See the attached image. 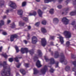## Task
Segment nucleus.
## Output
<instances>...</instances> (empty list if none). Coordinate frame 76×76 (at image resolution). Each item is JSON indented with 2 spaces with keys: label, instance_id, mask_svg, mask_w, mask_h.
<instances>
[{
  "label": "nucleus",
  "instance_id": "nucleus-1",
  "mask_svg": "<svg viewBox=\"0 0 76 76\" xmlns=\"http://www.w3.org/2000/svg\"><path fill=\"white\" fill-rule=\"evenodd\" d=\"M7 63L5 61L3 62V64L0 63V66H3V69L1 71V75L2 76H10V75L11 69L10 67L7 68Z\"/></svg>",
  "mask_w": 76,
  "mask_h": 76
},
{
  "label": "nucleus",
  "instance_id": "nucleus-2",
  "mask_svg": "<svg viewBox=\"0 0 76 76\" xmlns=\"http://www.w3.org/2000/svg\"><path fill=\"white\" fill-rule=\"evenodd\" d=\"M25 51H26V53H27L28 52H29L30 54L32 55L34 53V51H33V50H28V49L26 48H21V52L22 54H23L25 53Z\"/></svg>",
  "mask_w": 76,
  "mask_h": 76
},
{
  "label": "nucleus",
  "instance_id": "nucleus-3",
  "mask_svg": "<svg viewBox=\"0 0 76 76\" xmlns=\"http://www.w3.org/2000/svg\"><path fill=\"white\" fill-rule=\"evenodd\" d=\"M60 61L61 63H64V64L66 65L67 64V61L65 59V57L64 54L63 53H61L60 55Z\"/></svg>",
  "mask_w": 76,
  "mask_h": 76
},
{
  "label": "nucleus",
  "instance_id": "nucleus-4",
  "mask_svg": "<svg viewBox=\"0 0 76 76\" xmlns=\"http://www.w3.org/2000/svg\"><path fill=\"white\" fill-rule=\"evenodd\" d=\"M37 55L35 54V55L37 56H35L34 57V59H38L39 58L38 57H42V53L41 51L40 50H37Z\"/></svg>",
  "mask_w": 76,
  "mask_h": 76
},
{
  "label": "nucleus",
  "instance_id": "nucleus-5",
  "mask_svg": "<svg viewBox=\"0 0 76 76\" xmlns=\"http://www.w3.org/2000/svg\"><path fill=\"white\" fill-rule=\"evenodd\" d=\"M45 60H46V62H48V61H50V64H55V63L54 59L53 58H51L50 59H49L46 56H45Z\"/></svg>",
  "mask_w": 76,
  "mask_h": 76
},
{
  "label": "nucleus",
  "instance_id": "nucleus-6",
  "mask_svg": "<svg viewBox=\"0 0 76 76\" xmlns=\"http://www.w3.org/2000/svg\"><path fill=\"white\" fill-rule=\"evenodd\" d=\"M64 33L66 38H69L71 37V34L69 31H65Z\"/></svg>",
  "mask_w": 76,
  "mask_h": 76
},
{
  "label": "nucleus",
  "instance_id": "nucleus-7",
  "mask_svg": "<svg viewBox=\"0 0 76 76\" xmlns=\"http://www.w3.org/2000/svg\"><path fill=\"white\" fill-rule=\"evenodd\" d=\"M48 69L46 65H45L43 68L40 70V72L42 74L45 75L46 72L48 71Z\"/></svg>",
  "mask_w": 76,
  "mask_h": 76
},
{
  "label": "nucleus",
  "instance_id": "nucleus-8",
  "mask_svg": "<svg viewBox=\"0 0 76 76\" xmlns=\"http://www.w3.org/2000/svg\"><path fill=\"white\" fill-rule=\"evenodd\" d=\"M18 36L16 34H15L12 35L10 36V41L11 42L13 41L15 39V38H18Z\"/></svg>",
  "mask_w": 76,
  "mask_h": 76
},
{
  "label": "nucleus",
  "instance_id": "nucleus-9",
  "mask_svg": "<svg viewBox=\"0 0 76 76\" xmlns=\"http://www.w3.org/2000/svg\"><path fill=\"white\" fill-rule=\"evenodd\" d=\"M62 21L63 22L65 25H67L69 23V20L67 19L66 17H64L62 19Z\"/></svg>",
  "mask_w": 76,
  "mask_h": 76
},
{
  "label": "nucleus",
  "instance_id": "nucleus-10",
  "mask_svg": "<svg viewBox=\"0 0 76 76\" xmlns=\"http://www.w3.org/2000/svg\"><path fill=\"white\" fill-rule=\"evenodd\" d=\"M9 4H11L9 5V6H10L11 7H12L13 9H15L17 8V6L15 3L12 2V1H10V3Z\"/></svg>",
  "mask_w": 76,
  "mask_h": 76
},
{
  "label": "nucleus",
  "instance_id": "nucleus-11",
  "mask_svg": "<svg viewBox=\"0 0 76 76\" xmlns=\"http://www.w3.org/2000/svg\"><path fill=\"white\" fill-rule=\"evenodd\" d=\"M41 43L43 47H45L47 44V41L45 38H43L41 39Z\"/></svg>",
  "mask_w": 76,
  "mask_h": 76
},
{
  "label": "nucleus",
  "instance_id": "nucleus-12",
  "mask_svg": "<svg viewBox=\"0 0 76 76\" xmlns=\"http://www.w3.org/2000/svg\"><path fill=\"white\" fill-rule=\"evenodd\" d=\"M38 41V39L35 36H34L32 37V43L33 44H35Z\"/></svg>",
  "mask_w": 76,
  "mask_h": 76
},
{
  "label": "nucleus",
  "instance_id": "nucleus-13",
  "mask_svg": "<svg viewBox=\"0 0 76 76\" xmlns=\"http://www.w3.org/2000/svg\"><path fill=\"white\" fill-rule=\"evenodd\" d=\"M72 63L74 65V67L72 68V70L73 71H75L76 70V60L73 62Z\"/></svg>",
  "mask_w": 76,
  "mask_h": 76
},
{
  "label": "nucleus",
  "instance_id": "nucleus-14",
  "mask_svg": "<svg viewBox=\"0 0 76 76\" xmlns=\"http://www.w3.org/2000/svg\"><path fill=\"white\" fill-rule=\"evenodd\" d=\"M60 56L59 54V53L58 51H56L55 52L54 54V57L55 58H58Z\"/></svg>",
  "mask_w": 76,
  "mask_h": 76
},
{
  "label": "nucleus",
  "instance_id": "nucleus-15",
  "mask_svg": "<svg viewBox=\"0 0 76 76\" xmlns=\"http://www.w3.org/2000/svg\"><path fill=\"white\" fill-rule=\"evenodd\" d=\"M36 66L37 67L39 68L41 67L42 65L40 64V62L39 61V60H38L36 63Z\"/></svg>",
  "mask_w": 76,
  "mask_h": 76
},
{
  "label": "nucleus",
  "instance_id": "nucleus-16",
  "mask_svg": "<svg viewBox=\"0 0 76 76\" xmlns=\"http://www.w3.org/2000/svg\"><path fill=\"white\" fill-rule=\"evenodd\" d=\"M34 72V75H37L39 73V70H38L36 68H34L33 69Z\"/></svg>",
  "mask_w": 76,
  "mask_h": 76
},
{
  "label": "nucleus",
  "instance_id": "nucleus-17",
  "mask_svg": "<svg viewBox=\"0 0 76 76\" xmlns=\"http://www.w3.org/2000/svg\"><path fill=\"white\" fill-rule=\"evenodd\" d=\"M38 12L39 16H40V17H42V15L43 13V12L40 10H38Z\"/></svg>",
  "mask_w": 76,
  "mask_h": 76
},
{
  "label": "nucleus",
  "instance_id": "nucleus-18",
  "mask_svg": "<svg viewBox=\"0 0 76 76\" xmlns=\"http://www.w3.org/2000/svg\"><path fill=\"white\" fill-rule=\"evenodd\" d=\"M20 72L23 74V75H25L26 74V72L23 69H20Z\"/></svg>",
  "mask_w": 76,
  "mask_h": 76
},
{
  "label": "nucleus",
  "instance_id": "nucleus-19",
  "mask_svg": "<svg viewBox=\"0 0 76 76\" xmlns=\"http://www.w3.org/2000/svg\"><path fill=\"white\" fill-rule=\"evenodd\" d=\"M23 11L22 10H18V15H21L23 14Z\"/></svg>",
  "mask_w": 76,
  "mask_h": 76
},
{
  "label": "nucleus",
  "instance_id": "nucleus-20",
  "mask_svg": "<svg viewBox=\"0 0 76 76\" xmlns=\"http://www.w3.org/2000/svg\"><path fill=\"white\" fill-rule=\"evenodd\" d=\"M59 38L60 39V41L61 42V44H63L64 42L63 38L62 37H60Z\"/></svg>",
  "mask_w": 76,
  "mask_h": 76
},
{
  "label": "nucleus",
  "instance_id": "nucleus-21",
  "mask_svg": "<svg viewBox=\"0 0 76 76\" xmlns=\"http://www.w3.org/2000/svg\"><path fill=\"white\" fill-rule=\"evenodd\" d=\"M37 14V12H34L33 13H29V16H36Z\"/></svg>",
  "mask_w": 76,
  "mask_h": 76
},
{
  "label": "nucleus",
  "instance_id": "nucleus-22",
  "mask_svg": "<svg viewBox=\"0 0 76 76\" xmlns=\"http://www.w3.org/2000/svg\"><path fill=\"white\" fill-rule=\"evenodd\" d=\"M70 67L68 66H66L65 67V70L66 71H68L70 70Z\"/></svg>",
  "mask_w": 76,
  "mask_h": 76
},
{
  "label": "nucleus",
  "instance_id": "nucleus-23",
  "mask_svg": "<svg viewBox=\"0 0 76 76\" xmlns=\"http://www.w3.org/2000/svg\"><path fill=\"white\" fill-rule=\"evenodd\" d=\"M70 15L71 16H73L76 15V10L74 12H72L70 13Z\"/></svg>",
  "mask_w": 76,
  "mask_h": 76
},
{
  "label": "nucleus",
  "instance_id": "nucleus-24",
  "mask_svg": "<svg viewBox=\"0 0 76 76\" xmlns=\"http://www.w3.org/2000/svg\"><path fill=\"white\" fill-rule=\"evenodd\" d=\"M59 20L57 18H55L53 19V21L54 22H55L56 23H57L58 22Z\"/></svg>",
  "mask_w": 76,
  "mask_h": 76
},
{
  "label": "nucleus",
  "instance_id": "nucleus-25",
  "mask_svg": "<svg viewBox=\"0 0 76 76\" xmlns=\"http://www.w3.org/2000/svg\"><path fill=\"white\" fill-rule=\"evenodd\" d=\"M42 32L43 33H46L47 32V31L46 29L44 28H42Z\"/></svg>",
  "mask_w": 76,
  "mask_h": 76
},
{
  "label": "nucleus",
  "instance_id": "nucleus-26",
  "mask_svg": "<svg viewBox=\"0 0 76 76\" xmlns=\"http://www.w3.org/2000/svg\"><path fill=\"white\" fill-rule=\"evenodd\" d=\"M1 23H0V28L4 24V22L3 20H1L0 21Z\"/></svg>",
  "mask_w": 76,
  "mask_h": 76
},
{
  "label": "nucleus",
  "instance_id": "nucleus-27",
  "mask_svg": "<svg viewBox=\"0 0 76 76\" xmlns=\"http://www.w3.org/2000/svg\"><path fill=\"white\" fill-rule=\"evenodd\" d=\"M15 26L14 23H13L10 26L11 28H15Z\"/></svg>",
  "mask_w": 76,
  "mask_h": 76
},
{
  "label": "nucleus",
  "instance_id": "nucleus-28",
  "mask_svg": "<svg viewBox=\"0 0 76 76\" xmlns=\"http://www.w3.org/2000/svg\"><path fill=\"white\" fill-rule=\"evenodd\" d=\"M49 13L51 14H53L54 13V9H52L50 10V11H49Z\"/></svg>",
  "mask_w": 76,
  "mask_h": 76
},
{
  "label": "nucleus",
  "instance_id": "nucleus-29",
  "mask_svg": "<svg viewBox=\"0 0 76 76\" xmlns=\"http://www.w3.org/2000/svg\"><path fill=\"white\" fill-rule=\"evenodd\" d=\"M25 24V23L23 22H20L19 23V26H23Z\"/></svg>",
  "mask_w": 76,
  "mask_h": 76
},
{
  "label": "nucleus",
  "instance_id": "nucleus-30",
  "mask_svg": "<svg viewBox=\"0 0 76 76\" xmlns=\"http://www.w3.org/2000/svg\"><path fill=\"white\" fill-rule=\"evenodd\" d=\"M21 57H16L14 58V59L16 62H19V60L18 58H21Z\"/></svg>",
  "mask_w": 76,
  "mask_h": 76
},
{
  "label": "nucleus",
  "instance_id": "nucleus-31",
  "mask_svg": "<svg viewBox=\"0 0 76 76\" xmlns=\"http://www.w3.org/2000/svg\"><path fill=\"white\" fill-rule=\"evenodd\" d=\"M47 23V22L45 20H43L42 22V24L43 25H46Z\"/></svg>",
  "mask_w": 76,
  "mask_h": 76
},
{
  "label": "nucleus",
  "instance_id": "nucleus-32",
  "mask_svg": "<svg viewBox=\"0 0 76 76\" xmlns=\"http://www.w3.org/2000/svg\"><path fill=\"white\" fill-rule=\"evenodd\" d=\"M58 63L59 62L58 61H56L55 62V64H56L55 66V67L57 68V67H58Z\"/></svg>",
  "mask_w": 76,
  "mask_h": 76
},
{
  "label": "nucleus",
  "instance_id": "nucleus-33",
  "mask_svg": "<svg viewBox=\"0 0 76 76\" xmlns=\"http://www.w3.org/2000/svg\"><path fill=\"white\" fill-rule=\"evenodd\" d=\"M0 3H1L0 4V6L1 7L2 6H3L4 4V1H1Z\"/></svg>",
  "mask_w": 76,
  "mask_h": 76
},
{
  "label": "nucleus",
  "instance_id": "nucleus-34",
  "mask_svg": "<svg viewBox=\"0 0 76 76\" xmlns=\"http://www.w3.org/2000/svg\"><path fill=\"white\" fill-rule=\"evenodd\" d=\"M24 65L26 67H29V64L28 63H24Z\"/></svg>",
  "mask_w": 76,
  "mask_h": 76
},
{
  "label": "nucleus",
  "instance_id": "nucleus-35",
  "mask_svg": "<svg viewBox=\"0 0 76 76\" xmlns=\"http://www.w3.org/2000/svg\"><path fill=\"white\" fill-rule=\"evenodd\" d=\"M23 20L26 22H28V18H27L24 17L23 18Z\"/></svg>",
  "mask_w": 76,
  "mask_h": 76
},
{
  "label": "nucleus",
  "instance_id": "nucleus-36",
  "mask_svg": "<svg viewBox=\"0 0 76 76\" xmlns=\"http://www.w3.org/2000/svg\"><path fill=\"white\" fill-rule=\"evenodd\" d=\"M15 48L16 50V52L18 53L19 51L18 47L17 46H16L15 47Z\"/></svg>",
  "mask_w": 76,
  "mask_h": 76
},
{
  "label": "nucleus",
  "instance_id": "nucleus-37",
  "mask_svg": "<svg viewBox=\"0 0 76 76\" xmlns=\"http://www.w3.org/2000/svg\"><path fill=\"white\" fill-rule=\"evenodd\" d=\"M76 58V56H75L74 54L71 53V58Z\"/></svg>",
  "mask_w": 76,
  "mask_h": 76
},
{
  "label": "nucleus",
  "instance_id": "nucleus-38",
  "mask_svg": "<svg viewBox=\"0 0 76 76\" xmlns=\"http://www.w3.org/2000/svg\"><path fill=\"white\" fill-rule=\"evenodd\" d=\"M66 45H67V46L68 47L70 45V43L69 41H67L66 42Z\"/></svg>",
  "mask_w": 76,
  "mask_h": 76
},
{
  "label": "nucleus",
  "instance_id": "nucleus-39",
  "mask_svg": "<svg viewBox=\"0 0 76 76\" xmlns=\"http://www.w3.org/2000/svg\"><path fill=\"white\" fill-rule=\"evenodd\" d=\"M73 3L74 5H76V0H74V1H73ZM75 8L76 9V6L75 7Z\"/></svg>",
  "mask_w": 76,
  "mask_h": 76
},
{
  "label": "nucleus",
  "instance_id": "nucleus-40",
  "mask_svg": "<svg viewBox=\"0 0 76 76\" xmlns=\"http://www.w3.org/2000/svg\"><path fill=\"white\" fill-rule=\"evenodd\" d=\"M55 71V70L53 69V68H52L51 69H50V72L53 73L54 72V71Z\"/></svg>",
  "mask_w": 76,
  "mask_h": 76
},
{
  "label": "nucleus",
  "instance_id": "nucleus-41",
  "mask_svg": "<svg viewBox=\"0 0 76 76\" xmlns=\"http://www.w3.org/2000/svg\"><path fill=\"white\" fill-rule=\"evenodd\" d=\"M26 2H23L22 4V6L23 7H24L26 6Z\"/></svg>",
  "mask_w": 76,
  "mask_h": 76
},
{
  "label": "nucleus",
  "instance_id": "nucleus-42",
  "mask_svg": "<svg viewBox=\"0 0 76 76\" xmlns=\"http://www.w3.org/2000/svg\"><path fill=\"white\" fill-rule=\"evenodd\" d=\"M40 22H38L35 25L37 26L38 27L40 25Z\"/></svg>",
  "mask_w": 76,
  "mask_h": 76
},
{
  "label": "nucleus",
  "instance_id": "nucleus-43",
  "mask_svg": "<svg viewBox=\"0 0 76 76\" xmlns=\"http://www.w3.org/2000/svg\"><path fill=\"white\" fill-rule=\"evenodd\" d=\"M13 61V58H10L9 59V61L10 62H12Z\"/></svg>",
  "mask_w": 76,
  "mask_h": 76
},
{
  "label": "nucleus",
  "instance_id": "nucleus-44",
  "mask_svg": "<svg viewBox=\"0 0 76 76\" xmlns=\"http://www.w3.org/2000/svg\"><path fill=\"white\" fill-rule=\"evenodd\" d=\"M21 65V64L20 63H18V64L16 65V66L17 68H19L20 67V66Z\"/></svg>",
  "mask_w": 76,
  "mask_h": 76
},
{
  "label": "nucleus",
  "instance_id": "nucleus-45",
  "mask_svg": "<svg viewBox=\"0 0 76 76\" xmlns=\"http://www.w3.org/2000/svg\"><path fill=\"white\" fill-rule=\"evenodd\" d=\"M30 34L28 33V35H27V39L28 40L30 38Z\"/></svg>",
  "mask_w": 76,
  "mask_h": 76
},
{
  "label": "nucleus",
  "instance_id": "nucleus-46",
  "mask_svg": "<svg viewBox=\"0 0 76 76\" xmlns=\"http://www.w3.org/2000/svg\"><path fill=\"white\" fill-rule=\"evenodd\" d=\"M62 7V6L61 5H58L57 6V8H58L59 9H61Z\"/></svg>",
  "mask_w": 76,
  "mask_h": 76
},
{
  "label": "nucleus",
  "instance_id": "nucleus-47",
  "mask_svg": "<svg viewBox=\"0 0 76 76\" xmlns=\"http://www.w3.org/2000/svg\"><path fill=\"white\" fill-rule=\"evenodd\" d=\"M71 1V0H66L65 2L67 4H68Z\"/></svg>",
  "mask_w": 76,
  "mask_h": 76
},
{
  "label": "nucleus",
  "instance_id": "nucleus-48",
  "mask_svg": "<svg viewBox=\"0 0 76 76\" xmlns=\"http://www.w3.org/2000/svg\"><path fill=\"white\" fill-rule=\"evenodd\" d=\"M54 38V36H50V38L51 39H53Z\"/></svg>",
  "mask_w": 76,
  "mask_h": 76
},
{
  "label": "nucleus",
  "instance_id": "nucleus-49",
  "mask_svg": "<svg viewBox=\"0 0 76 76\" xmlns=\"http://www.w3.org/2000/svg\"><path fill=\"white\" fill-rule=\"evenodd\" d=\"M2 55L5 58H7V56L6 54H2Z\"/></svg>",
  "mask_w": 76,
  "mask_h": 76
},
{
  "label": "nucleus",
  "instance_id": "nucleus-50",
  "mask_svg": "<svg viewBox=\"0 0 76 76\" xmlns=\"http://www.w3.org/2000/svg\"><path fill=\"white\" fill-rule=\"evenodd\" d=\"M44 1L45 3H48L49 2L48 0H45Z\"/></svg>",
  "mask_w": 76,
  "mask_h": 76
},
{
  "label": "nucleus",
  "instance_id": "nucleus-51",
  "mask_svg": "<svg viewBox=\"0 0 76 76\" xmlns=\"http://www.w3.org/2000/svg\"><path fill=\"white\" fill-rule=\"evenodd\" d=\"M75 23V21H73L72 22V23H71V24L72 25H74Z\"/></svg>",
  "mask_w": 76,
  "mask_h": 76
},
{
  "label": "nucleus",
  "instance_id": "nucleus-52",
  "mask_svg": "<svg viewBox=\"0 0 76 76\" xmlns=\"http://www.w3.org/2000/svg\"><path fill=\"white\" fill-rule=\"evenodd\" d=\"M69 8H68L66 9H64V10L65 11V12H66L69 10Z\"/></svg>",
  "mask_w": 76,
  "mask_h": 76
},
{
  "label": "nucleus",
  "instance_id": "nucleus-53",
  "mask_svg": "<svg viewBox=\"0 0 76 76\" xmlns=\"http://www.w3.org/2000/svg\"><path fill=\"white\" fill-rule=\"evenodd\" d=\"M4 35H6L7 34V33L6 32H3L2 33Z\"/></svg>",
  "mask_w": 76,
  "mask_h": 76
},
{
  "label": "nucleus",
  "instance_id": "nucleus-54",
  "mask_svg": "<svg viewBox=\"0 0 76 76\" xmlns=\"http://www.w3.org/2000/svg\"><path fill=\"white\" fill-rule=\"evenodd\" d=\"M24 42L26 44H27L28 43V41L26 40H24Z\"/></svg>",
  "mask_w": 76,
  "mask_h": 76
},
{
  "label": "nucleus",
  "instance_id": "nucleus-55",
  "mask_svg": "<svg viewBox=\"0 0 76 76\" xmlns=\"http://www.w3.org/2000/svg\"><path fill=\"white\" fill-rule=\"evenodd\" d=\"M2 49V47H0V52L1 51Z\"/></svg>",
  "mask_w": 76,
  "mask_h": 76
},
{
  "label": "nucleus",
  "instance_id": "nucleus-56",
  "mask_svg": "<svg viewBox=\"0 0 76 76\" xmlns=\"http://www.w3.org/2000/svg\"><path fill=\"white\" fill-rule=\"evenodd\" d=\"M28 29H31V28L30 26H28Z\"/></svg>",
  "mask_w": 76,
  "mask_h": 76
},
{
  "label": "nucleus",
  "instance_id": "nucleus-57",
  "mask_svg": "<svg viewBox=\"0 0 76 76\" xmlns=\"http://www.w3.org/2000/svg\"><path fill=\"white\" fill-rule=\"evenodd\" d=\"M63 0H59L58 1V2L59 3H60L61 2H62L63 1Z\"/></svg>",
  "mask_w": 76,
  "mask_h": 76
},
{
  "label": "nucleus",
  "instance_id": "nucleus-58",
  "mask_svg": "<svg viewBox=\"0 0 76 76\" xmlns=\"http://www.w3.org/2000/svg\"><path fill=\"white\" fill-rule=\"evenodd\" d=\"M9 12V10H6V13H8Z\"/></svg>",
  "mask_w": 76,
  "mask_h": 76
},
{
  "label": "nucleus",
  "instance_id": "nucleus-59",
  "mask_svg": "<svg viewBox=\"0 0 76 76\" xmlns=\"http://www.w3.org/2000/svg\"><path fill=\"white\" fill-rule=\"evenodd\" d=\"M50 45H53V42H50Z\"/></svg>",
  "mask_w": 76,
  "mask_h": 76
},
{
  "label": "nucleus",
  "instance_id": "nucleus-60",
  "mask_svg": "<svg viewBox=\"0 0 76 76\" xmlns=\"http://www.w3.org/2000/svg\"><path fill=\"white\" fill-rule=\"evenodd\" d=\"M6 18V16L5 15V16H3V19H4L5 18Z\"/></svg>",
  "mask_w": 76,
  "mask_h": 76
},
{
  "label": "nucleus",
  "instance_id": "nucleus-61",
  "mask_svg": "<svg viewBox=\"0 0 76 76\" xmlns=\"http://www.w3.org/2000/svg\"><path fill=\"white\" fill-rule=\"evenodd\" d=\"M10 20H8L7 21V24H8L9 23H10Z\"/></svg>",
  "mask_w": 76,
  "mask_h": 76
},
{
  "label": "nucleus",
  "instance_id": "nucleus-62",
  "mask_svg": "<svg viewBox=\"0 0 76 76\" xmlns=\"http://www.w3.org/2000/svg\"><path fill=\"white\" fill-rule=\"evenodd\" d=\"M19 75V74L18 72H17L16 73V76H17L18 75Z\"/></svg>",
  "mask_w": 76,
  "mask_h": 76
},
{
  "label": "nucleus",
  "instance_id": "nucleus-63",
  "mask_svg": "<svg viewBox=\"0 0 76 76\" xmlns=\"http://www.w3.org/2000/svg\"><path fill=\"white\" fill-rule=\"evenodd\" d=\"M53 51L51 52V54H52V55H53Z\"/></svg>",
  "mask_w": 76,
  "mask_h": 76
},
{
  "label": "nucleus",
  "instance_id": "nucleus-64",
  "mask_svg": "<svg viewBox=\"0 0 76 76\" xmlns=\"http://www.w3.org/2000/svg\"><path fill=\"white\" fill-rule=\"evenodd\" d=\"M75 75L76 76V71L75 72Z\"/></svg>",
  "mask_w": 76,
  "mask_h": 76
}]
</instances>
